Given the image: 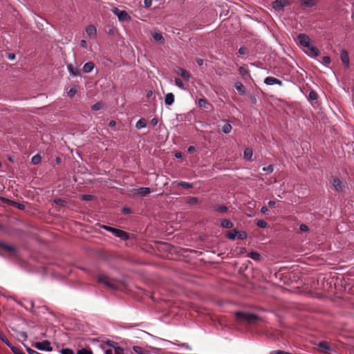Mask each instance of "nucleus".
Returning <instances> with one entry per match:
<instances>
[{"instance_id":"obj_54","label":"nucleus","mask_w":354,"mask_h":354,"mask_svg":"<svg viewBox=\"0 0 354 354\" xmlns=\"http://www.w3.org/2000/svg\"><path fill=\"white\" fill-rule=\"evenodd\" d=\"M261 212L263 214H268V212H269V209H268L266 207L263 206V207H262L261 208Z\"/></svg>"},{"instance_id":"obj_32","label":"nucleus","mask_w":354,"mask_h":354,"mask_svg":"<svg viewBox=\"0 0 354 354\" xmlns=\"http://www.w3.org/2000/svg\"><path fill=\"white\" fill-rule=\"evenodd\" d=\"M318 98V95L316 91L313 90H310L308 94V99L310 100H317Z\"/></svg>"},{"instance_id":"obj_30","label":"nucleus","mask_w":354,"mask_h":354,"mask_svg":"<svg viewBox=\"0 0 354 354\" xmlns=\"http://www.w3.org/2000/svg\"><path fill=\"white\" fill-rule=\"evenodd\" d=\"M177 185H178V186H180V187H184V188H192V187H193V184L192 183H189L185 182V181H179V182L177 183Z\"/></svg>"},{"instance_id":"obj_52","label":"nucleus","mask_w":354,"mask_h":354,"mask_svg":"<svg viewBox=\"0 0 354 354\" xmlns=\"http://www.w3.org/2000/svg\"><path fill=\"white\" fill-rule=\"evenodd\" d=\"M158 122V119L156 118H154L151 120V124L152 126L155 127L157 125Z\"/></svg>"},{"instance_id":"obj_49","label":"nucleus","mask_w":354,"mask_h":354,"mask_svg":"<svg viewBox=\"0 0 354 354\" xmlns=\"http://www.w3.org/2000/svg\"><path fill=\"white\" fill-rule=\"evenodd\" d=\"M248 53V50L245 48L244 47H241L239 49V53L241 54V55H245Z\"/></svg>"},{"instance_id":"obj_61","label":"nucleus","mask_w":354,"mask_h":354,"mask_svg":"<svg viewBox=\"0 0 354 354\" xmlns=\"http://www.w3.org/2000/svg\"><path fill=\"white\" fill-rule=\"evenodd\" d=\"M114 348L117 353H119L122 351V348L120 346H114Z\"/></svg>"},{"instance_id":"obj_35","label":"nucleus","mask_w":354,"mask_h":354,"mask_svg":"<svg viewBox=\"0 0 354 354\" xmlns=\"http://www.w3.org/2000/svg\"><path fill=\"white\" fill-rule=\"evenodd\" d=\"M248 257L256 261L259 260L261 258V255L257 252H251L248 254Z\"/></svg>"},{"instance_id":"obj_12","label":"nucleus","mask_w":354,"mask_h":354,"mask_svg":"<svg viewBox=\"0 0 354 354\" xmlns=\"http://www.w3.org/2000/svg\"><path fill=\"white\" fill-rule=\"evenodd\" d=\"M67 70L69 73L73 77H79L81 75L80 71L79 69L75 68L73 64H69L66 66Z\"/></svg>"},{"instance_id":"obj_33","label":"nucleus","mask_w":354,"mask_h":354,"mask_svg":"<svg viewBox=\"0 0 354 354\" xmlns=\"http://www.w3.org/2000/svg\"><path fill=\"white\" fill-rule=\"evenodd\" d=\"M41 158L39 154L34 156L31 159V162L32 165H38L41 162Z\"/></svg>"},{"instance_id":"obj_17","label":"nucleus","mask_w":354,"mask_h":354,"mask_svg":"<svg viewBox=\"0 0 354 354\" xmlns=\"http://www.w3.org/2000/svg\"><path fill=\"white\" fill-rule=\"evenodd\" d=\"M94 67V64L92 62H88L84 64L82 71L85 73H89L93 70Z\"/></svg>"},{"instance_id":"obj_38","label":"nucleus","mask_w":354,"mask_h":354,"mask_svg":"<svg viewBox=\"0 0 354 354\" xmlns=\"http://www.w3.org/2000/svg\"><path fill=\"white\" fill-rule=\"evenodd\" d=\"M102 107H103V104H102V103H101V102H97V103L94 104L91 106V109H92L93 111H98V110H100Z\"/></svg>"},{"instance_id":"obj_19","label":"nucleus","mask_w":354,"mask_h":354,"mask_svg":"<svg viewBox=\"0 0 354 354\" xmlns=\"http://www.w3.org/2000/svg\"><path fill=\"white\" fill-rule=\"evenodd\" d=\"M318 346H319V348H320L322 350V351L324 353H328V351H331V348H330L329 344H328V342H326L325 341L320 342L318 344Z\"/></svg>"},{"instance_id":"obj_56","label":"nucleus","mask_w":354,"mask_h":354,"mask_svg":"<svg viewBox=\"0 0 354 354\" xmlns=\"http://www.w3.org/2000/svg\"><path fill=\"white\" fill-rule=\"evenodd\" d=\"M196 63L198 66H202L203 64V59L198 58L196 59Z\"/></svg>"},{"instance_id":"obj_24","label":"nucleus","mask_w":354,"mask_h":354,"mask_svg":"<svg viewBox=\"0 0 354 354\" xmlns=\"http://www.w3.org/2000/svg\"><path fill=\"white\" fill-rule=\"evenodd\" d=\"M198 104L201 108H204V109H208V107L209 106H211V104L208 102V101L205 98L200 99L198 100Z\"/></svg>"},{"instance_id":"obj_62","label":"nucleus","mask_w":354,"mask_h":354,"mask_svg":"<svg viewBox=\"0 0 354 354\" xmlns=\"http://www.w3.org/2000/svg\"><path fill=\"white\" fill-rule=\"evenodd\" d=\"M180 346H182V347L186 348H187V349H189V344H187V343H183V344H181Z\"/></svg>"},{"instance_id":"obj_3","label":"nucleus","mask_w":354,"mask_h":354,"mask_svg":"<svg viewBox=\"0 0 354 354\" xmlns=\"http://www.w3.org/2000/svg\"><path fill=\"white\" fill-rule=\"evenodd\" d=\"M97 281L104 284V286L111 289H117L118 288V283L115 280L112 279L104 274H99L97 276Z\"/></svg>"},{"instance_id":"obj_6","label":"nucleus","mask_w":354,"mask_h":354,"mask_svg":"<svg viewBox=\"0 0 354 354\" xmlns=\"http://www.w3.org/2000/svg\"><path fill=\"white\" fill-rule=\"evenodd\" d=\"M112 11L120 21H129L131 19L130 15L125 10H120L117 8H114Z\"/></svg>"},{"instance_id":"obj_46","label":"nucleus","mask_w":354,"mask_h":354,"mask_svg":"<svg viewBox=\"0 0 354 354\" xmlns=\"http://www.w3.org/2000/svg\"><path fill=\"white\" fill-rule=\"evenodd\" d=\"M263 170L268 173H272L274 171V168L273 166L270 165L268 167H263Z\"/></svg>"},{"instance_id":"obj_44","label":"nucleus","mask_w":354,"mask_h":354,"mask_svg":"<svg viewBox=\"0 0 354 354\" xmlns=\"http://www.w3.org/2000/svg\"><path fill=\"white\" fill-rule=\"evenodd\" d=\"M330 62V58L328 56H324L322 59V63L324 65H328Z\"/></svg>"},{"instance_id":"obj_29","label":"nucleus","mask_w":354,"mask_h":354,"mask_svg":"<svg viewBox=\"0 0 354 354\" xmlns=\"http://www.w3.org/2000/svg\"><path fill=\"white\" fill-rule=\"evenodd\" d=\"M198 202V199L196 197L189 196L187 198V203L189 205H194Z\"/></svg>"},{"instance_id":"obj_28","label":"nucleus","mask_w":354,"mask_h":354,"mask_svg":"<svg viewBox=\"0 0 354 354\" xmlns=\"http://www.w3.org/2000/svg\"><path fill=\"white\" fill-rule=\"evenodd\" d=\"M214 210L221 213H225L228 210V207L225 205H217L214 207Z\"/></svg>"},{"instance_id":"obj_27","label":"nucleus","mask_w":354,"mask_h":354,"mask_svg":"<svg viewBox=\"0 0 354 354\" xmlns=\"http://www.w3.org/2000/svg\"><path fill=\"white\" fill-rule=\"evenodd\" d=\"M0 339L4 344H6L10 348H11V347L12 346V344L9 342V340L6 337V335L3 333H0Z\"/></svg>"},{"instance_id":"obj_21","label":"nucleus","mask_w":354,"mask_h":354,"mask_svg":"<svg viewBox=\"0 0 354 354\" xmlns=\"http://www.w3.org/2000/svg\"><path fill=\"white\" fill-rule=\"evenodd\" d=\"M252 156H253L252 149L250 147H246L244 149V152H243L244 158L247 160H251Z\"/></svg>"},{"instance_id":"obj_60","label":"nucleus","mask_w":354,"mask_h":354,"mask_svg":"<svg viewBox=\"0 0 354 354\" xmlns=\"http://www.w3.org/2000/svg\"><path fill=\"white\" fill-rule=\"evenodd\" d=\"M187 151L189 152H193V151H195V147L194 146H190V147H188Z\"/></svg>"},{"instance_id":"obj_13","label":"nucleus","mask_w":354,"mask_h":354,"mask_svg":"<svg viewBox=\"0 0 354 354\" xmlns=\"http://www.w3.org/2000/svg\"><path fill=\"white\" fill-rule=\"evenodd\" d=\"M340 59L342 63L346 66H349V57L348 53L345 50H340Z\"/></svg>"},{"instance_id":"obj_2","label":"nucleus","mask_w":354,"mask_h":354,"mask_svg":"<svg viewBox=\"0 0 354 354\" xmlns=\"http://www.w3.org/2000/svg\"><path fill=\"white\" fill-rule=\"evenodd\" d=\"M236 320L239 322H247L249 324H253L260 319V318L254 314L247 312L237 311L235 313Z\"/></svg>"},{"instance_id":"obj_36","label":"nucleus","mask_w":354,"mask_h":354,"mask_svg":"<svg viewBox=\"0 0 354 354\" xmlns=\"http://www.w3.org/2000/svg\"><path fill=\"white\" fill-rule=\"evenodd\" d=\"M175 85L181 89H185L184 83L180 78L175 79Z\"/></svg>"},{"instance_id":"obj_34","label":"nucleus","mask_w":354,"mask_h":354,"mask_svg":"<svg viewBox=\"0 0 354 354\" xmlns=\"http://www.w3.org/2000/svg\"><path fill=\"white\" fill-rule=\"evenodd\" d=\"M54 203L60 207H64L66 205L67 202L65 200L61 199V198H55L54 200Z\"/></svg>"},{"instance_id":"obj_18","label":"nucleus","mask_w":354,"mask_h":354,"mask_svg":"<svg viewBox=\"0 0 354 354\" xmlns=\"http://www.w3.org/2000/svg\"><path fill=\"white\" fill-rule=\"evenodd\" d=\"M152 37L153 39L159 44H163L165 42V39L163 38L162 35L160 32H153L152 33Z\"/></svg>"},{"instance_id":"obj_51","label":"nucleus","mask_w":354,"mask_h":354,"mask_svg":"<svg viewBox=\"0 0 354 354\" xmlns=\"http://www.w3.org/2000/svg\"><path fill=\"white\" fill-rule=\"evenodd\" d=\"M26 351L28 353V354H39V353H38L37 351L28 347L26 348Z\"/></svg>"},{"instance_id":"obj_39","label":"nucleus","mask_w":354,"mask_h":354,"mask_svg":"<svg viewBox=\"0 0 354 354\" xmlns=\"http://www.w3.org/2000/svg\"><path fill=\"white\" fill-rule=\"evenodd\" d=\"M77 354H93V353L90 350L82 348L77 351Z\"/></svg>"},{"instance_id":"obj_45","label":"nucleus","mask_w":354,"mask_h":354,"mask_svg":"<svg viewBox=\"0 0 354 354\" xmlns=\"http://www.w3.org/2000/svg\"><path fill=\"white\" fill-rule=\"evenodd\" d=\"M19 336L23 339V340L26 341L28 338L27 333L24 331H20L18 333Z\"/></svg>"},{"instance_id":"obj_25","label":"nucleus","mask_w":354,"mask_h":354,"mask_svg":"<svg viewBox=\"0 0 354 354\" xmlns=\"http://www.w3.org/2000/svg\"><path fill=\"white\" fill-rule=\"evenodd\" d=\"M147 125V121L145 118H140L136 124V127L138 129L145 128Z\"/></svg>"},{"instance_id":"obj_48","label":"nucleus","mask_w":354,"mask_h":354,"mask_svg":"<svg viewBox=\"0 0 354 354\" xmlns=\"http://www.w3.org/2000/svg\"><path fill=\"white\" fill-rule=\"evenodd\" d=\"M299 229L302 232H307L308 230V227L305 224H301L299 225Z\"/></svg>"},{"instance_id":"obj_26","label":"nucleus","mask_w":354,"mask_h":354,"mask_svg":"<svg viewBox=\"0 0 354 354\" xmlns=\"http://www.w3.org/2000/svg\"><path fill=\"white\" fill-rule=\"evenodd\" d=\"M133 350L138 354H149V352L145 351L142 347L139 346H134Z\"/></svg>"},{"instance_id":"obj_23","label":"nucleus","mask_w":354,"mask_h":354,"mask_svg":"<svg viewBox=\"0 0 354 354\" xmlns=\"http://www.w3.org/2000/svg\"><path fill=\"white\" fill-rule=\"evenodd\" d=\"M234 87L241 95L245 94V89L243 84L241 82H236L234 84Z\"/></svg>"},{"instance_id":"obj_11","label":"nucleus","mask_w":354,"mask_h":354,"mask_svg":"<svg viewBox=\"0 0 354 354\" xmlns=\"http://www.w3.org/2000/svg\"><path fill=\"white\" fill-rule=\"evenodd\" d=\"M0 248L8 252L11 255H15L16 254L15 248L4 242H0Z\"/></svg>"},{"instance_id":"obj_40","label":"nucleus","mask_w":354,"mask_h":354,"mask_svg":"<svg viewBox=\"0 0 354 354\" xmlns=\"http://www.w3.org/2000/svg\"><path fill=\"white\" fill-rule=\"evenodd\" d=\"M15 354H25L20 348L12 346L10 348Z\"/></svg>"},{"instance_id":"obj_9","label":"nucleus","mask_w":354,"mask_h":354,"mask_svg":"<svg viewBox=\"0 0 354 354\" xmlns=\"http://www.w3.org/2000/svg\"><path fill=\"white\" fill-rule=\"evenodd\" d=\"M287 5H288V0H276L272 2V8L276 10H281Z\"/></svg>"},{"instance_id":"obj_64","label":"nucleus","mask_w":354,"mask_h":354,"mask_svg":"<svg viewBox=\"0 0 354 354\" xmlns=\"http://www.w3.org/2000/svg\"><path fill=\"white\" fill-rule=\"evenodd\" d=\"M15 205H17V207L19 209H23V208H24V205H21V204H20V203H15Z\"/></svg>"},{"instance_id":"obj_41","label":"nucleus","mask_w":354,"mask_h":354,"mask_svg":"<svg viewBox=\"0 0 354 354\" xmlns=\"http://www.w3.org/2000/svg\"><path fill=\"white\" fill-rule=\"evenodd\" d=\"M82 200L83 201H91L93 198V196L90 194H84L81 196Z\"/></svg>"},{"instance_id":"obj_58","label":"nucleus","mask_w":354,"mask_h":354,"mask_svg":"<svg viewBox=\"0 0 354 354\" xmlns=\"http://www.w3.org/2000/svg\"><path fill=\"white\" fill-rule=\"evenodd\" d=\"M240 73L244 75L246 73V71L244 68L240 67L239 68Z\"/></svg>"},{"instance_id":"obj_31","label":"nucleus","mask_w":354,"mask_h":354,"mask_svg":"<svg viewBox=\"0 0 354 354\" xmlns=\"http://www.w3.org/2000/svg\"><path fill=\"white\" fill-rule=\"evenodd\" d=\"M232 125L230 123H226L222 127V131L224 133L227 134V133H229L232 131Z\"/></svg>"},{"instance_id":"obj_50","label":"nucleus","mask_w":354,"mask_h":354,"mask_svg":"<svg viewBox=\"0 0 354 354\" xmlns=\"http://www.w3.org/2000/svg\"><path fill=\"white\" fill-rule=\"evenodd\" d=\"M26 351L28 353V354H39V353H38L37 351L28 347L26 348Z\"/></svg>"},{"instance_id":"obj_55","label":"nucleus","mask_w":354,"mask_h":354,"mask_svg":"<svg viewBox=\"0 0 354 354\" xmlns=\"http://www.w3.org/2000/svg\"><path fill=\"white\" fill-rule=\"evenodd\" d=\"M7 57L10 60H13L15 58V55L13 53H8Z\"/></svg>"},{"instance_id":"obj_59","label":"nucleus","mask_w":354,"mask_h":354,"mask_svg":"<svg viewBox=\"0 0 354 354\" xmlns=\"http://www.w3.org/2000/svg\"><path fill=\"white\" fill-rule=\"evenodd\" d=\"M115 124H116V122L114 120H111L109 122V126H110V127H115Z\"/></svg>"},{"instance_id":"obj_43","label":"nucleus","mask_w":354,"mask_h":354,"mask_svg":"<svg viewBox=\"0 0 354 354\" xmlns=\"http://www.w3.org/2000/svg\"><path fill=\"white\" fill-rule=\"evenodd\" d=\"M61 354H74V353L71 348H63L61 351Z\"/></svg>"},{"instance_id":"obj_42","label":"nucleus","mask_w":354,"mask_h":354,"mask_svg":"<svg viewBox=\"0 0 354 354\" xmlns=\"http://www.w3.org/2000/svg\"><path fill=\"white\" fill-rule=\"evenodd\" d=\"M77 93V90L76 88H71L68 91V96L70 97H73L75 96V95Z\"/></svg>"},{"instance_id":"obj_57","label":"nucleus","mask_w":354,"mask_h":354,"mask_svg":"<svg viewBox=\"0 0 354 354\" xmlns=\"http://www.w3.org/2000/svg\"><path fill=\"white\" fill-rule=\"evenodd\" d=\"M175 157L177 158H181L183 157V155L180 152H176L175 153Z\"/></svg>"},{"instance_id":"obj_7","label":"nucleus","mask_w":354,"mask_h":354,"mask_svg":"<svg viewBox=\"0 0 354 354\" xmlns=\"http://www.w3.org/2000/svg\"><path fill=\"white\" fill-rule=\"evenodd\" d=\"M330 183L332 184L335 191L338 192H343L344 186L342 181L339 178L332 176L330 178Z\"/></svg>"},{"instance_id":"obj_63","label":"nucleus","mask_w":354,"mask_h":354,"mask_svg":"<svg viewBox=\"0 0 354 354\" xmlns=\"http://www.w3.org/2000/svg\"><path fill=\"white\" fill-rule=\"evenodd\" d=\"M152 95H153V92H152V91H148L147 92L146 96H147V97H148V98H149V97H150Z\"/></svg>"},{"instance_id":"obj_16","label":"nucleus","mask_w":354,"mask_h":354,"mask_svg":"<svg viewBox=\"0 0 354 354\" xmlns=\"http://www.w3.org/2000/svg\"><path fill=\"white\" fill-rule=\"evenodd\" d=\"M151 190L149 187H140L136 190V193L140 195L141 196H145L149 194Z\"/></svg>"},{"instance_id":"obj_22","label":"nucleus","mask_w":354,"mask_h":354,"mask_svg":"<svg viewBox=\"0 0 354 354\" xmlns=\"http://www.w3.org/2000/svg\"><path fill=\"white\" fill-rule=\"evenodd\" d=\"M221 225L222 227L223 228H227V229H230V228H232L233 226H234V224L233 223L230 221L229 219H223L221 221Z\"/></svg>"},{"instance_id":"obj_5","label":"nucleus","mask_w":354,"mask_h":354,"mask_svg":"<svg viewBox=\"0 0 354 354\" xmlns=\"http://www.w3.org/2000/svg\"><path fill=\"white\" fill-rule=\"evenodd\" d=\"M226 237H227L230 240L235 239L236 237L241 240H244L248 237V235L244 231H239L236 230H233L232 231L228 232L225 234Z\"/></svg>"},{"instance_id":"obj_4","label":"nucleus","mask_w":354,"mask_h":354,"mask_svg":"<svg viewBox=\"0 0 354 354\" xmlns=\"http://www.w3.org/2000/svg\"><path fill=\"white\" fill-rule=\"evenodd\" d=\"M102 227L106 231L111 232L115 236L120 238L122 240L126 241L129 239V234L127 232L107 225H103Z\"/></svg>"},{"instance_id":"obj_53","label":"nucleus","mask_w":354,"mask_h":354,"mask_svg":"<svg viewBox=\"0 0 354 354\" xmlns=\"http://www.w3.org/2000/svg\"><path fill=\"white\" fill-rule=\"evenodd\" d=\"M80 46L81 47L84 48H87V43L85 40L82 39L81 41H80Z\"/></svg>"},{"instance_id":"obj_1","label":"nucleus","mask_w":354,"mask_h":354,"mask_svg":"<svg viewBox=\"0 0 354 354\" xmlns=\"http://www.w3.org/2000/svg\"><path fill=\"white\" fill-rule=\"evenodd\" d=\"M296 41L307 55L311 57L319 55V49L311 44L310 39L308 35L300 33L297 35Z\"/></svg>"},{"instance_id":"obj_14","label":"nucleus","mask_w":354,"mask_h":354,"mask_svg":"<svg viewBox=\"0 0 354 354\" xmlns=\"http://www.w3.org/2000/svg\"><path fill=\"white\" fill-rule=\"evenodd\" d=\"M176 73H177V75H180L181 77L186 80H189V79L191 77L189 73L182 68H178L176 70Z\"/></svg>"},{"instance_id":"obj_20","label":"nucleus","mask_w":354,"mask_h":354,"mask_svg":"<svg viewBox=\"0 0 354 354\" xmlns=\"http://www.w3.org/2000/svg\"><path fill=\"white\" fill-rule=\"evenodd\" d=\"M86 32L89 37H92L96 35L97 30L93 25H89L86 27Z\"/></svg>"},{"instance_id":"obj_10","label":"nucleus","mask_w":354,"mask_h":354,"mask_svg":"<svg viewBox=\"0 0 354 354\" xmlns=\"http://www.w3.org/2000/svg\"><path fill=\"white\" fill-rule=\"evenodd\" d=\"M264 83L268 86H272L274 84H278L281 86L283 84L282 82L274 77L268 76L264 80Z\"/></svg>"},{"instance_id":"obj_8","label":"nucleus","mask_w":354,"mask_h":354,"mask_svg":"<svg viewBox=\"0 0 354 354\" xmlns=\"http://www.w3.org/2000/svg\"><path fill=\"white\" fill-rule=\"evenodd\" d=\"M34 346L40 351H51L53 348L50 346V342L48 340H44L41 342H38L35 343Z\"/></svg>"},{"instance_id":"obj_47","label":"nucleus","mask_w":354,"mask_h":354,"mask_svg":"<svg viewBox=\"0 0 354 354\" xmlns=\"http://www.w3.org/2000/svg\"><path fill=\"white\" fill-rule=\"evenodd\" d=\"M145 7L149 8L152 4V0H144Z\"/></svg>"},{"instance_id":"obj_15","label":"nucleus","mask_w":354,"mask_h":354,"mask_svg":"<svg viewBox=\"0 0 354 354\" xmlns=\"http://www.w3.org/2000/svg\"><path fill=\"white\" fill-rule=\"evenodd\" d=\"M175 96L172 93H167L165 96V104L167 106H171L174 104Z\"/></svg>"},{"instance_id":"obj_37","label":"nucleus","mask_w":354,"mask_h":354,"mask_svg":"<svg viewBox=\"0 0 354 354\" xmlns=\"http://www.w3.org/2000/svg\"><path fill=\"white\" fill-rule=\"evenodd\" d=\"M257 225L261 228H266L268 225V223L264 220H258L257 221Z\"/></svg>"}]
</instances>
